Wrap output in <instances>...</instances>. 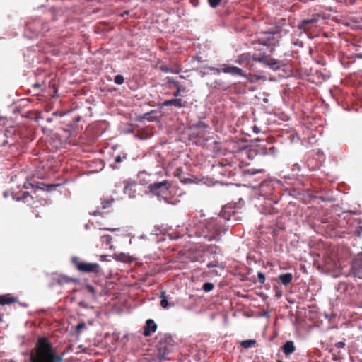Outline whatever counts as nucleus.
I'll list each match as a JSON object with an SVG mask.
<instances>
[{"mask_svg": "<svg viewBox=\"0 0 362 362\" xmlns=\"http://www.w3.org/2000/svg\"><path fill=\"white\" fill-rule=\"evenodd\" d=\"M158 199L160 201L162 200L167 204H171V202H170L169 199L167 197L162 196L161 194H160V197H158Z\"/></svg>", "mask_w": 362, "mask_h": 362, "instance_id": "obj_48", "label": "nucleus"}, {"mask_svg": "<svg viewBox=\"0 0 362 362\" xmlns=\"http://www.w3.org/2000/svg\"><path fill=\"white\" fill-rule=\"evenodd\" d=\"M42 131L44 134H49L52 132L51 129L46 128L45 127L41 126Z\"/></svg>", "mask_w": 362, "mask_h": 362, "instance_id": "obj_54", "label": "nucleus"}, {"mask_svg": "<svg viewBox=\"0 0 362 362\" xmlns=\"http://www.w3.org/2000/svg\"><path fill=\"white\" fill-rule=\"evenodd\" d=\"M81 119V117L80 116H78V117H74V118L73 119V122H74V124H76V123H77V122H80Z\"/></svg>", "mask_w": 362, "mask_h": 362, "instance_id": "obj_61", "label": "nucleus"}, {"mask_svg": "<svg viewBox=\"0 0 362 362\" xmlns=\"http://www.w3.org/2000/svg\"><path fill=\"white\" fill-rule=\"evenodd\" d=\"M266 37V40H267V41H269L271 42L272 40H274V36H272V35H264Z\"/></svg>", "mask_w": 362, "mask_h": 362, "instance_id": "obj_60", "label": "nucleus"}, {"mask_svg": "<svg viewBox=\"0 0 362 362\" xmlns=\"http://www.w3.org/2000/svg\"><path fill=\"white\" fill-rule=\"evenodd\" d=\"M261 316L267 318L269 316V311H266L264 313H262L261 315Z\"/></svg>", "mask_w": 362, "mask_h": 362, "instance_id": "obj_63", "label": "nucleus"}, {"mask_svg": "<svg viewBox=\"0 0 362 362\" xmlns=\"http://www.w3.org/2000/svg\"><path fill=\"white\" fill-rule=\"evenodd\" d=\"M279 279L283 285L286 286L291 282L292 279H293V275L290 272L281 274L279 276Z\"/></svg>", "mask_w": 362, "mask_h": 362, "instance_id": "obj_20", "label": "nucleus"}, {"mask_svg": "<svg viewBox=\"0 0 362 362\" xmlns=\"http://www.w3.org/2000/svg\"><path fill=\"white\" fill-rule=\"evenodd\" d=\"M214 288V285L211 282H205L202 285V290L206 293L211 291Z\"/></svg>", "mask_w": 362, "mask_h": 362, "instance_id": "obj_30", "label": "nucleus"}, {"mask_svg": "<svg viewBox=\"0 0 362 362\" xmlns=\"http://www.w3.org/2000/svg\"><path fill=\"white\" fill-rule=\"evenodd\" d=\"M249 82L250 83H255L258 81H267V78L265 76L263 75H259V74H253L250 77L247 76V78H246Z\"/></svg>", "mask_w": 362, "mask_h": 362, "instance_id": "obj_25", "label": "nucleus"}, {"mask_svg": "<svg viewBox=\"0 0 362 362\" xmlns=\"http://www.w3.org/2000/svg\"><path fill=\"white\" fill-rule=\"evenodd\" d=\"M264 173V170L262 168L255 169V168H248L244 171V175L245 176H251L254 177L256 175Z\"/></svg>", "mask_w": 362, "mask_h": 362, "instance_id": "obj_21", "label": "nucleus"}, {"mask_svg": "<svg viewBox=\"0 0 362 362\" xmlns=\"http://www.w3.org/2000/svg\"><path fill=\"white\" fill-rule=\"evenodd\" d=\"M257 278L261 284H264L266 280L265 274L262 272H257Z\"/></svg>", "mask_w": 362, "mask_h": 362, "instance_id": "obj_41", "label": "nucleus"}, {"mask_svg": "<svg viewBox=\"0 0 362 362\" xmlns=\"http://www.w3.org/2000/svg\"><path fill=\"white\" fill-rule=\"evenodd\" d=\"M222 66L223 72L225 74H230L233 76H241L245 78H247V74L243 71L242 69L238 66L227 64H222Z\"/></svg>", "mask_w": 362, "mask_h": 362, "instance_id": "obj_9", "label": "nucleus"}, {"mask_svg": "<svg viewBox=\"0 0 362 362\" xmlns=\"http://www.w3.org/2000/svg\"><path fill=\"white\" fill-rule=\"evenodd\" d=\"M165 80L168 84H173L175 87L177 86V85H180V83L175 80L173 77L168 76L166 77Z\"/></svg>", "mask_w": 362, "mask_h": 362, "instance_id": "obj_38", "label": "nucleus"}, {"mask_svg": "<svg viewBox=\"0 0 362 362\" xmlns=\"http://www.w3.org/2000/svg\"><path fill=\"white\" fill-rule=\"evenodd\" d=\"M256 342L257 341L255 339H246V340H243L241 342V345L245 349H249L252 346V345L255 344Z\"/></svg>", "mask_w": 362, "mask_h": 362, "instance_id": "obj_29", "label": "nucleus"}, {"mask_svg": "<svg viewBox=\"0 0 362 362\" xmlns=\"http://www.w3.org/2000/svg\"><path fill=\"white\" fill-rule=\"evenodd\" d=\"M124 132L125 134H130V133H133V132H134V129H133V128H132V127H129V128L126 129L124 131Z\"/></svg>", "mask_w": 362, "mask_h": 362, "instance_id": "obj_58", "label": "nucleus"}, {"mask_svg": "<svg viewBox=\"0 0 362 362\" xmlns=\"http://www.w3.org/2000/svg\"><path fill=\"white\" fill-rule=\"evenodd\" d=\"M175 346V342L172 335L169 333L164 334L157 344L158 358L160 361L170 360L168 355L173 352Z\"/></svg>", "mask_w": 362, "mask_h": 362, "instance_id": "obj_3", "label": "nucleus"}, {"mask_svg": "<svg viewBox=\"0 0 362 362\" xmlns=\"http://www.w3.org/2000/svg\"><path fill=\"white\" fill-rule=\"evenodd\" d=\"M161 70L164 73H172V74H177L180 73L179 70L172 69L171 68L168 67V66H163V67H161Z\"/></svg>", "mask_w": 362, "mask_h": 362, "instance_id": "obj_35", "label": "nucleus"}, {"mask_svg": "<svg viewBox=\"0 0 362 362\" xmlns=\"http://www.w3.org/2000/svg\"><path fill=\"white\" fill-rule=\"evenodd\" d=\"M100 259L103 262H110V256L108 255H102L100 256Z\"/></svg>", "mask_w": 362, "mask_h": 362, "instance_id": "obj_47", "label": "nucleus"}, {"mask_svg": "<svg viewBox=\"0 0 362 362\" xmlns=\"http://www.w3.org/2000/svg\"><path fill=\"white\" fill-rule=\"evenodd\" d=\"M168 184V180H163L161 182H156L149 185L148 188L150 192L156 197H160V194L164 192V191H168V187L167 185Z\"/></svg>", "mask_w": 362, "mask_h": 362, "instance_id": "obj_8", "label": "nucleus"}, {"mask_svg": "<svg viewBox=\"0 0 362 362\" xmlns=\"http://www.w3.org/2000/svg\"><path fill=\"white\" fill-rule=\"evenodd\" d=\"M345 346V343L344 341H339L335 344V347L337 349H342Z\"/></svg>", "mask_w": 362, "mask_h": 362, "instance_id": "obj_50", "label": "nucleus"}, {"mask_svg": "<svg viewBox=\"0 0 362 362\" xmlns=\"http://www.w3.org/2000/svg\"><path fill=\"white\" fill-rule=\"evenodd\" d=\"M112 258L115 259L116 261H119L121 262H127V256L124 252H121L119 254H115L112 256Z\"/></svg>", "mask_w": 362, "mask_h": 362, "instance_id": "obj_27", "label": "nucleus"}, {"mask_svg": "<svg viewBox=\"0 0 362 362\" xmlns=\"http://www.w3.org/2000/svg\"><path fill=\"white\" fill-rule=\"evenodd\" d=\"M69 282H73L74 284H79L81 281L79 279L70 277Z\"/></svg>", "mask_w": 362, "mask_h": 362, "instance_id": "obj_53", "label": "nucleus"}, {"mask_svg": "<svg viewBox=\"0 0 362 362\" xmlns=\"http://www.w3.org/2000/svg\"><path fill=\"white\" fill-rule=\"evenodd\" d=\"M285 24H280L279 23H275L274 26L271 29L263 32L264 35H269L274 36V35H282L286 34L288 33V30L284 28V25Z\"/></svg>", "mask_w": 362, "mask_h": 362, "instance_id": "obj_12", "label": "nucleus"}, {"mask_svg": "<svg viewBox=\"0 0 362 362\" xmlns=\"http://www.w3.org/2000/svg\"><path fill=\"white\" fill-rule=\"evenodd\" d=\"M354 278L362 279V252L358 254L356 258L353 261L349 274Z\"/></svg>", "mask_w": 362, "mask_h": 362, "instance_id": "obj_6", "label": "nucleus"}, {"mask_svg": "<svg viewBox=\"0 0 362 362\" xmlns=\"http://www.w3.org/2000/svg\"><path fill=\"white\" fill-rule=\"evenodd\" d=\"M269 184L271 187H273L274 188L279 187L281 188L282 187V182L276 178H272L269 180Z\"/></svg>", "mask_w": 362, "mask_h": 362, "instance_id": "obj_31", "label": "nucleus"}, {"mask_svg": "<svg viewBox=\"0 0 362 362\" xmlns=\"http://www.w3.org/2000/svg\"><path fill=\"white\" fill-rule=\"evenodd\" d=\"M281 199L280 194H272L267 195V199L270 202L269 204H277L279 202V200Z\"/></svg>", "mask_w": 362, "mask_h": 362, "instance_id": "obj_22", "label": "nucleus"}, {"mask_svg": "<svg viewBox=\"0 0 362 362\" xmlns=\"http://www.w3.org/2000/svg\"><path fill=\"white\" fill-rule=\"evenodd\" d=\"M114 202V199L113 198H110V199H105L102 202V206H103V209H107L110 206H111L112 204Z\"/></svg>", "mask_w": 362, "mask_h": 362, "instance_id": "obj_33", "label": "nucleus"}, {"mask_svg": "<svg viewBox=\"0 0 362 362\" xmlns=\"http://www.w3.org/2000/svg\"><path fill=\"white\" fill-rule=\"evenodd\" d=\"M157 324L154 322L153 319H148L146 321V324L144 329V335L145 337H149L153 333H154L157 329Z\"/></svg>", "mask_w": 362, "mask_h": 362, "instance_id": "obj_13", "label": "nucleus"}, {"mask_svg": "<svg viewBox=\"0 0 362 362\" xmlns=\"http://www.w3.org/2000/svg\"><path fill=\"white\" fill-rule=\"evenodd\" d=\"M173 105L177 108L185 107V105L182 104V100L180 98H172L170 100H165L163 103V106Z\"/></svg>", "mask_w": 362, "mask_h": 362, "instance_id": "obj_19", "label": "nucleus"}, {"mask_svg": "<svg viewBox=\"0 0 362 362\" xmlns=\"http://www.w3.org/2000/svg\"><path fill=\"white\" fill-rule=\"evenodd\" d=\"M21 197H22V198H23V202H24L25 203H26V202H29V201L28 200V197H30L31 199H33V197H32L30 196V192H28V191H25V192H23V194H22V195H21Z\"/></svg>", "mask_w": 362, "mask_h": 362, "instance_id": "obj_44", "label": "nucleus"}, {"mask_svg": "<svg viewBox=\"0 0 362 362\" xmlns=\"http://www.w3.org/2000/svg\"><path fill=\"white\" fill-rule=\"evenodd\" d=\"M69 276L66 275H61L58 279V284H64L69 283Z\"/></svg>", "mask_w": 362, "mask_h": 362, "instance_id": "obj_36", "label": "nucleus"}, {"mask_svg": "<svg viewBox=\"0 0 362 362\" xmlns=\"http://www.w3.org/2000/svg\"><path fill=\"white\" fill-rule=\"evenodd\" d=\"M251 151H254L256 155H274L276 152V149L274 146L267 144V141H262V144L257 145Z\"/></svg>", "mask_w": 362, "mask_h": 362, "instance_id": "obj_7", "label": "nucleus"}, {"mask_svg": "<svg viewBox=\"0 0 362 362\" xmlns=\"http://www.w3.org/2000/svg\"><path fill=\"white\" fill-rule=\"evenodd\" d=\"M207 268L211 269L217 267V264L214 262H210L206 264Z\"/></svg>", "mask_w": 362, "mask_h": 362, "instance_id": "obj_51", "label": "nucleus"}, {"mask_svg": "<svg viewBox=\"0 0 362 362\" xmlns=\"http://www.w3.org/2000/svg\"><path fill=\"white\" fill-rule=\"evenodd\" d=\"M221 1V0H208V3L211 8H215L220 4Z\"/></svg>", "mask_w": 362, "mask_h": 362, "instance_id": "obj_42", "label": "nucleus"}, {"mask_svg": "<svg viewBox=\"0 0 362 362\" xmlns=\"http://www.w3.org/2000/svg\"><path fill=\"white\" fill-rule=\"evenodd\" d=\"M175 88H176V91L173 93V95L175 97L179 96L182 91L185 90V88L184 86H181L180 84L177 85V86H176Z\"/></svg>", "mask_w": 362, "mask_h": 362, "instance_id": "obj_37", "label": "nucleus"}, {"mask_svg": "<svg viewBox=\"0 0 362 362\" xmlns=\"http://www.w3.org/2000/svg\"><path fill=\"white\" fill-rule=\"evenodd\" d=\"M198 230H199L198 233L200 237H203L208 241H218L227 231V228L218 215V217L201 223Z\"/></svg>", "mask_w": 362, "mask_h": 362, "instance_id": "obj_2", "label": "nucleus"}, {"mask_svg": "<svg viewBox=\"0 0 362 362\" xmlns=\"http://www.w3.org/2000/svg\"><path fill=\"white\" fill-rule=\"evenodd\" d=\"M318 199L323 202H332L335 200L332 197H319Z\"/></svg>", "mask_w": 362, "mask_h": 362, "instance_id": "obj_43", "label": "nucleus"}, {"mask_svg": "<svg viewBox=\"0 0 362 362\" xmlns=\"http://www.w3.org/2000/svg\"><path fill=\"white\" fill-rule=\"evenodd\" d=\"M86 327V324L83 322H79L76 327V333L80 334L81 329Z\"/></svg>", "mask_w": 362, "mask_h": 362, "instance_id": "obj_40", "label": "nucleus"}, {"mask_svg": "<svg viewBox=\"0 0 362 362\" xmlns=\"http://www.w3.org/2000/svg\"><path fill=\"white\" fill-rule=\"evenodd\" d=\"M12 197H13V199H14V200H16V201H17V202L23 201V198H22L21 195V196H18V195H16V194H13L12 195Z\"/></svg>", "mask_w": 362, "mask_h": 362, "instance_id": "obj_52", "label": "nucleus"}, {"mask_svg": "<svg viewBox=\"0 0 362 362\" xmlns=\"http://www.w3.org/2000/svg\"><path fill=\"white\" fill-rule=\"evenodd\" d=\"M316 20L315 18H310V19H304L300 23L299 25H298V28L300 29V30H302V29H305V26L308 25V24H310V23H313L314 22H315Z\"/></svg>", "mask_w": 362, "mask_h": 362, "instance_id": "obj_28", "label": "nucleus"}, {"mask_svg": "<svg viewBox=\"0 0 362 362\" xmlns=\"http://www.w3.org/2000/svg\"><path fill=\"white\" fill-rule=\"evenodd\" d=\"M281 350L286 356H289L296 350V346L293 341H286L281 346Z\"/></svg>", "mask_w": 362, "mask_h": 362, "instance_id": "obj_16", "label": "nucleus"}, {"mask_svg": "<svg viewBox=\"0 0 362 362\" xmlns=\"http://www.w3.org/2000/svg\"><path fill=\"white\" fill-rule=\"evenodd\" d=\"M31 188L33 189H41L46 192H51L56 189L57 187L62 186V184H45L41 182H37L35 183H29Z\"/></svg>", "mask_w": 362, "mask_h": 362, "instance_id": "obj_11", "label": "nucleus"}, {"mask_svg": "<svg viewBox=\"0 0 362 362\" xmlns=\"http://www.w3.org/2000/svg\"><path fill=\"white\" fill-rule=\"evenodd\" d=\"M160 306L163 308H167L169 306V303H168V297L165 298H162V299L160 300Z\"/></svg>", "mask_w": 362, "mask_h": 362, "instance_id": "obj_45", "label": "nucleus"}, {"mask_svg": "<svg viewBox=\"0 0 362 362\" xmlns=\"http://www.w3.org/2000/svg\"><path fill=\"white\" fill-rule=\"evenodd\" d=\"M122 158L120 155H117L115 157V163H120L122 162Z\"/></svg>", "mask_w": 362, "mask_h": 362, "instance_id": "obj_56", "label": "nucleus"}, {"mask_svg": "<svg viewBox=\"0 0 362 362\" xmlns=\"http://www.w3.org/2000/svg\"><path fill=\"white\" fill-rule=\"evenodd\" d=\"M136 186L135 182H127L124 187V193L127 194L129 199L135 197V190L134 187Z\"/></svg>", "mask_w": 362, "mask_h": 362, "instance_id": "obj_17", "label": "nucleus"}, {"mask_svg": "<svg viewBox=\"0 0 362 362\" xmlns=\"http://www.w3.org/2000/svg\"><path fill=\"white\" fill-rule=\"evenodd\" d=\"M346 287V284L343 282H340L339 284H338V288H337V291H339L341 290V288H344L345 289Z\"/></svg>", "mask_w": 362, "mask_h": 362, "instance_id": "obj_55", "label": "nucleus"}, {"mask_svg": "<svg viewBox=\"0 0 362 362\" xmlns=\"http://www.w3.org/2000/svg\"><path fill=\"white\" fill-rule=\"evenodd\" d=\"M252 130H253V132H255L256 134H259L260 132V129L256 125L253 126Z\"/></svg>", "mask_w": 362, "mask_h": 362, "instance_id": "obj_57", "label": "nucleus"}, {"mask_svg": "<svg viewBox=\"0 0 362 362\" xmlns=\"http://www.w3.org/2000/svg\"><path fill=\"white\" fill-rule=\"evenodd\" d=\"M272 57L270 55H267L266 54H253L252 57V59L254 62H259L264 64L265 66L268 67L269 64L270 62V59Z\"/></svg>", "mask_w": 362, "mask_h": 362, "instance_id": "obj_14", "label": "nucleus"}, {"mask_svg": "<svg viewBox=\"0 0 362 362\" xmlns=\"http://www.w3.org/2000/svg\"><path fill=\"white\" fill-rule=\"evenodd\" d=\"M179 179L180 182L185 185L197 183V178L191 175H189L187 177H182L179 176Z\"/></svg>", "mask_w": 362, "mask_h": 362, "instance_id": "obj_23", "label": "nucleus"}, {"mask_svg": "<svg viewBox=\"0 0 362 362\" xmlns=\"http://www.w3.org/2000/svg\"><path fill=\"white\" fill-rule=\"evenodd\" d=\"M100 230H105V231H110V232H115L117 230H119V228H100Z\"/></svg>", "mask_w": 362, "mask_h": 362, "instance_id": "obj_49", "label": "nucleus"}, {"mask_svg": "<svg viewBox=\"0 0 362 362\" xmlns=\"http://www.w3.org/2000/svg\"><path fill=\"white\" fill-rule=\"evenodd\" d=\"M223 223H227L226 228L237 224L241 219L240 214L235 211L232 205L224 206L219 214Z\"/></svg>", "mask_w": 362, "mask_h": 362, "instance_id": "obj_4", "label": "nucleus"}, {"mask_svg": "<svg viewBox=\"0 0 362 362\" xmlns=\"http://www.w3.org/2000/svg\"><path fill=\"white\" fill-rule=\"evenodd\" d=\"M114 82L117 85H122L124 82V78L122 75L117 74L114 78Z\"/></svg>", "mask_w": 362, "mask_h": 362, "instance_id": "obj_34", "label": "nucleus"}, {"mask_svg": "<svg viewBox=\"0 0 362 362\" xmlns=\"http://www.w3.org/2000/svg\"><path fill=\"white\" fill-rule=\"evenodd\" d=\"M226 84L225 81L221 79L215 80L214 83L211 84V87L214 89L219 88L221 87L225 88Z\"/></svg>", "mask_w": 362, "mask_h": 362, "instance_id": "obj_26", "label": "nucleus"}, {"mask_svg": "<svg viewBox=\"0 0 362 362\" xmlns=\"http://www.w3.org/2000/svg\"><path fill=\"white\" fill-rule=\"evenodd\" d=\"M65 352L58 355L46 337H39L29 354L28 362H62Z\"/></svg>", "mask_w": 362, "mask_h": 362, "instance_id": "obj_1", "label": "nucleus"}, {"mask_svg": "<svg viewBox=\"0 0 362 362\" xmlns=\"http://www.w3.org/2000/svg\"><path fill=\"white\" fill-rule=\"evenodd\" d=\"M354 56L357 59H362V53H356Z\"/></svg>", "mask_w": 362, "mask_h": 362, "instance_id": "obj_64", "label": "nucleus"}, {"mask_svg": "<svg viewBox=\"0 0 362 362\" xmlns=\"http://www.w3.org/2000/svg\"><path fill=\"white\" fill-rule=\"evenodd\" d=\"M18 302V298L13 297L11 293L0 295V305H6Z\"/></svg>", "mask_w": 362, "mask_h": 362, "instance_id": "obj_15", "label": "nucleus"}, {"mask_svg": "<svg viewBox=\"0 0 362 362\" xmlns=\"http://www.w3.org/2000/svg\"><path fill=\"white\" fill-rule=\"evenodd\" d=\"M281 296H282L281 291H278L276 292L274 296H275L276 298H279L281 297Z\"/></svg>", "mask_w": 362, "mask_h": 362, "instance_id": "obj_62", "label": "nucleus"}, {"mask_svg": "<svg viewBox=\"0 0 362 362\" xmlns=\"http://www.w3.org/2000/svg\"><path fill=\"white\" fill-rule=\"evenodd\" d=\"M100 239L103 243H105L106 245H109L111 243L112 238L110 235H104L101 236Z\"/></svg>", "mask_w": 362, "mask_h": 362, "instance_id": "obj_32", "label": "nucleus"}, {"mask_svg": "<svg viewBox=\"0 0 362 362\" xmlns=\"http://www.w3.org/2000/svg\"><path fill=\"white\" fill-rule=\"evenodd\" d=\"M208 128H209V125L206 124V123L202 122L201 118H199V120L197 122L192 124L190 125L191 129H206Z\"/></svg>", "mask_w": 362, "mask_h": 362, "instance_id": "obj_24", "label": "nucleus"}, {"mask_svg": "<svg viewBox=\"0 0 362 362\" xmlns=\"http://www.w3.org/2000/svg\"><path fill=\"white\" fill-rule=\"evenodd\" d=\"M285 64L284 63L283 61L278 60L272 57L268 68L274 71H276L280 70L281 68Z\"/></svg>", "mask_w": 362, "mask_h": 362, "instance_id": "obj_18", "label": "nucleus"}, {"mask_svg": "<svg viewBox=\"0 0 362 362\" xmlns=\"http://www.w3.org/2000/svg\"><path fill=\"white\" fill-rule=\"evenodd\" d=\"M354 234L358 238H362V226L356 228Z\"/></svg>", "mask_w": 362, "mask_h": 362, "instance_id": "obj_46", "label": "nucleus"}, {"mask_svg": "<svg viewBox=\"0 0 362 362\" xmlns=\"http://www.w3.org/2000/svg\"><path fill=\"white\" fill-rule=\"evenodd\" d=\"M259 44L261 45H262V46L269 47V41H267V40H266L265 41H264L262 42H260Z\"/></svg>", "mask_w": 362, "mask_h": 362, "instance_id": "obj_59", "label": "nucleus"}, {"mask_svg": "<svg viewBox=\"0 0 362 362\" xmlns=\"http://www.w3.org/2000/svg\"><path fill=\"white\" fill-rule=\"evenodd\" d=\"M72 263L75 265L76 269L83 273H90L99 268L100 265L98 263H89L86 262H80L78 258L73 257L71 258Z\"/></svg>", "mask_w": 362, "mask_h": 362, "instance_id": "obj_5", "label": "nucleus"}, {"mask_svg": "<svg viewBox=\"0 0 362 362\" xmlns=\"http://www.w3.org/2000/svg\"><path fill=\"white\" fill-rule=\"evenodd\" d=\"M86 288L88 290V291L89 293H91V295L93 296V297H95L96 296V292H95V290L94 288V287L91 285V284H87L86 286H85Z\"/></svg>", "mask_w": 362, "mask_h": 362, "instance_id": "obj_39", "label": "nucleus"}, {"mask_svg": "<svg viewBox=\"0 0 362 362\" xmlns=\"http://www.w3.org/2000/svg\"><path fill=\"white\" fill-rule=\"evenodd\" d=\"M161 116L157 115V110H153L143 115L136 117V121L143 122L147 120L148 122H158Z\"/></svg>", "mask_w": 362, "mask_h": 362, "instance_id": "obj_10", "label": "nucleus"}]
</instances>
